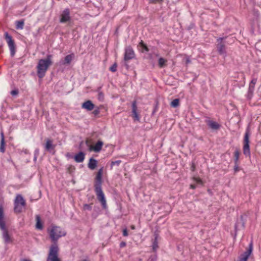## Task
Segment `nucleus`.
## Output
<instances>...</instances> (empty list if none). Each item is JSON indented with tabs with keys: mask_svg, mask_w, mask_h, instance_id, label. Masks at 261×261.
Segmentation results:
<instances>
[{
	"mask_svg": "<svg viewBox=\"0 0 261 261\" xmlns=\"http://www.w3.org/2000/svg\"><path fill=\"white\" fill-rule=\"evenodd\" d=\"M5 151V142L4 134L3 132H1V141H0V152L4 153Z\"/></svg>",
	"mask_w": 261,
	"mask_h": 261,
	"instance_id": "a211bd4d",
	"label": "nucleus"
},
{
	"mask_svg": "<svg viewBox=\"0 0 261 261\" xmlns=\"http://www.w3.org/2000/svg\"><path fill=\"white\" fill-rule=\"evenodd\" d=\"M53 56L47 55L45 59H40L36 66L37 74L39 79L43 78L48 68L52 65L51 61Z\"/></svg>",
	"mask_w": 261,
	"mask_h": 261,
	"instance_id": "f03ea898",
	"label": "nucleus"
},
{
	"mask_svg": "<svg viewBox=\"0 0 261 261\" xmlns=\"http://www.w3.org/2000/svg\"><path fill=\"white\" fill-rule=\"evenodd\" d=\"M138 46H139V47H140L141 48V49L142 52H144V51L148 52L149 51V49H148V47L144 43V42L142 40H141L139 42Z\"/></svg>",
	"mask_w": 261,
	"mask_h": 261,
	"instance_id": "b1692460",
	"label": "nucleus"
},
{
	"mask_svg": "<svg viewBox=\"0 0 261 261\" xmlns=\"http://www.w3.org/2000/svg\"><path fill=\"white\" fill-rule=\"evenodd\" d=\"M195 180L197 182H198V183H201L202 182V181H201V180L200 178H195Z\"/></svg>",
	"mask_w": 261,
	"mask_h": 261,
	"instance_id": "49530a36",
	"label": "nucleus"
},
{
	"mask_svg": "<svg viewBox=\"0 0 261 261\" xmlns=\"http://www.w3.org/2000/svg\"><path fill=\"white\" fill-rule=\"evenodd\" d=\"M18 94V90H12L11 91V94L13 96H15V95H16Z\"/></svg>",
	"mask_w": 261,
	"mask_h": 261,
	"instance_id": "ea45409f",
	"label": "nucleus"
},
{
	"mask_svg": "<svg viewBox=\"0 0 261 261\" xmlns=\"http://www.w3.org/2000/svg\"><path fill=\"white\" fill-rule=\"evenodd\" d=\"M45 141L46 142L44 145L45 150L53 154H54L55 152V148L56 145L53 144V140L47 138L45 139Z\"/></svg>",
	"mask_w": 261,
	"mask_h": 261,
	"instance_id": "9d476101",
	"label": "nucleus"
},
{
	"mask_svg": "<svg viewBox=\"0 0 261 261\" xmlns=\"http://www.w3.org/2000/svg\"><path fill=\"white\" fill-rule=\"evenodd\" d=\"M97 98L100 101H102L104 100V94L102 92L98 93Z\"/></svg>",
	"mask_w": 261,
	"mask_h": 261,
	"instance_id": "2f4dec72",
	"label": "nucleus"
},
{
	"mask_svg": "<svg viewBox=\"0 0 261 261\" xmlns=\"http://www.w3.org/2000/svg\"><path fill=\"white\" fill-rule=\"evenodd\" d=\"M249 131L247 130L245 134L244 138V146H243V153L245 155H248L250 154V149L249 145Z\"/></svg>",
	"mask_w": 261,
	"mask_h": 261,
	"instance_id": "9b49d317",
	"label": "nucleus"
},
{
	"mask_svg": "<svg viewBox=\"0 0 261 261\" xmlns=\"http://www.w3.org/2000/svg\"><path fill=\"white\" fill-rule=\"evenodd\" d=\"M167 60L163 58H160L159 59L158 63L160 68H163L167 66Z\"/></svg>",
	"mask_w": 261,
	"mask_h": 261,
	"instance_id": "5701e85b",
	"label": "nucleus"
},
{
	"mask_svg": "<svg viewBox=\"0 0 261 261\" xmlns=\"http://www.w3.org/2000/svg\"><path fill=\"white\" fill-rule=\"evenodd\" d=\"M67 170H68V172L69 173H71L72 172H73L74 171V170H75V168L74 166H72L71 165H70V166H69L67 168Z\"/></svg>",
	"mask_w": 261,
	"mask_h": 261,
	"instance_id": "4c0bfd02",
	"label": "nucleus"
},
{
	"mask_svg": "<svg viewBox=\"0 0 261 261\" xmlns=\"http://www.w3.org/2000/svg\"><path fill=\"white\" fill-rule=\"evenodd\" d=\"M92 204V203H91L90 204H84V206H83L84 210L91 211L92 210V206H91Z\"/></svg>",
	"mask_w": 261,
	"mask_h": 261,
	"instance_id": "72a5a7b5",
	"label": "nucleus"
},
{
	"mask_svg": "<svg viewBox=\"0 0 261 261\" xmlns=\"http://www.w3.org/2000/svg\"><path fill=\"white\" fill-rule=\"evenodd\" d=\"M101 87H99L97 89V91L98 92V93H99V92H102L101 91Z\"/></svg>",
	"mask_w": 261,
	"mask_h": 261,
	"instance_id": "8fccbe9b",
	"label": "nucleus"
},
{
	"mask_svg": "<svg viewBox=\"0 0 261 261\" xmlns=\"http://www.w3.org/2000/svg\"><path fill=\"white\" fill-rule=\"evenodd\" d=\"M252 250L253 242L251 241L249 243L248 248L247 249V250L240 255L238 261H247L249 256L252 253Z\"/></svg>",
	"mask_w": 261,
	"mask_h": 261,
	"instance_id": "1a4fd4ad",
	"label": "nucleus"
},
{
	"mask_svg": "<svg viewBox=\"0 0 261 261\" xmlns=\"http://www.w3.org/2000/svg\"><path fill=\"white\" fill-rule=\"evenodd\" d=\"M126 245V243L125 242H121L120 244V247L123 248Z\"/></svg>",
	"mask_w": 261,
	"mask_h": 261,
	"instance_id": "c03bdc74",
	"label": "nucleus"
},
{
	"mask_svg": "<svg viewBox=\"0 0 261 261\" xmlns=\"http://www.w3.org/2000/svg\"><path fill=\"white\" fill-rule=\"evenodd\" d=\"M123 235L124 237H127L128 236V231L126 228L123 229Z\"/></svg>",
	"mask_w": 261,
	"mask_h": 261,
	"instance_id": "79ce46f5",
	"label": "nucleus"
},
{
	"mask_svg": "<svg viewBox=\"0 0 261 261\" xmlns=\"http://www.w3.org/2000/svg\"><path fill=\"white\" fill-rule=\"evenodd\" d=\"M195 168H196V166H195V164L194 163H192L191 167V171H194L195 170Z\"/></svg>",
	"mask_w": 261,
	"mask_h": 261,
	"instance_id": "37998d69",
	"label": "nucleus"
},
{
	"mask_svg": "<svg viewBox=\"0 0 261 261\" xmlns=\"http://www.w3.org/2000/svg\"><path fill=\"white\" fill-rule=\"evenodd\" d=\"M256 81H257L256 79H254L252 80V81H251V83H250L249 85H251L253 86L254 87V85L256 83Z\"/></svg>",
	"mask_w": 261,
	"mask_h": 261,
	"instance_id": "a19ab883",
	"label": "nucleus"
},
{
	"mask_svg": "<svg viewBox=\"0 0 261 261\" xmlns=\"http://www.w3.org/2000/svg\"><path fill=\"white\" fill-rule=\"evenodd\" d=\"M83 143V141H82L81 143H80V146L81 147L82 144Z\"/></svg>",
	"mask_w": 261,
	"mask_h": 261,
	"instance_id": "5fc2aeb1",
	"label": "nucleus"
},
{
	"mask_svg": "<svg viewBox=\"0 0 261 261\" xmlns=\"http://www.w3.org/2000/svg\"><path fill=\"white\" fill-rule=\"evenodd\" d=\"M245 227V220L244 219V216L241 215L240 219H238L234 226L235 230L237 231L239 228H244Z\"/></svg>",
	"mask_w": 261,
	"mask_h": 261,
	"instance_id": "4468645a",
	"label": "nucleus"
},
{
	"mask_svg": "<svg viewBox=\"0 0 261 261\" xmlns=\"http://www.w3.org/2000/svg\"><path fill=\"white\" fill-rule=\"evenodd\" d=\"M21 204V205H25L26 203L25 200L21 195H17L15 198L14 204Z\"/></svg>",
	"mask_w": 261,
	"mask_h": 261,
	"instance_id": "412c9836",
	"label": "nucleus"
},
{
	"mask_svg": "<svg viewBox=\"0 0 261 261\" xmlns=\"http://www.w3.org/2000/svg\"><path fill=\"white\" fill-rule=\"evenodd\" d=\"M5 37L10 48L11 56L13 57L16 52V46L14 40L13 39L12 37L10 35L8 32H5Z\"/></svg>",
	"mask_w": 261,
	"mask_h": 261,
	"instance_id": "0eeeda50",
	"label": "nucleus"
},
{
	"mask_svg": "<svg viewBox=\"0 0 261 261\" xmlns=\"http://www.w3.org/2000/svg\"><path fill=\"white\" fill-rule=\"evenodd\" d=\"M179 105V99L178 98L174 99L171 102V106L173 108H176Z\"/></svg>",
	"mask_w": 261,
	"mask_h": 261,
	"instance_id": "7c9ffc66",
	"label": "nucleus"
},
{
	"mask_svg": "<svg viewBox=\"0 0 261 261\" xmlns=\"http://www.w3.org/2000/svg\"><path fill=\"white\" fill-rule=\"evenodd\" d=\"M228 36L219 37L217 39V49L218 53L224 57L226 55V44L232 43L234 41L233 38L231 40Z\"/></svg>",
	"mask_w": 261,
	"mask_h": 261,
	"instance_id": "7ed1b4c3",
	"label": "nucleus"
},
{
	"mask_svg": "<svg viewBox=\"0 0 261 261\" xmlns=\"http://www.w3.org/2000/svg\"><path fill=\"white\" fill-rule=\"evenodd\" d=\"M85 143L89 147V146H91L90 145V142H89V141L88 140H87L86 141H85Z\"/></svg>",
	"mask_w": 261,
	"mask_h": 261,
	"instance_id": "de8ad7c7",
	"label": "nucleus"
},
{
	"mask_svg": "<svg viewBox=\"0 0 261 261\" xmlns=\"http://www.w3.org/2000/svg\"><path fill=\"white\" fill-rule=\"evenodd\" d=\"M70 11L68 8L65 9L61 16L60 22L65 23L70 20Z\"/></svg>",
	"mask_w": 261,
	"mask_h": 261,
	"instance_id": "f8f14e48",
	"label": "nucleus"
},
{
	"mask_svg": "<svg viewBox=\"0 0 261 261\" xmlns=\"http://www.w3.org/2000/svg\"><path fill=\"white\" fill-rule=\"evenodd\" d=\"M154 236V240L152 243V249L154 251H155L158 248V238L159 235H158V234L155 233Z\"/></svg>",
	"mask_w": 261,
	"mask_h": 261,
	"instance_id": "a878e982",
	"label": "nucleus"
},
{
	"mask_svg": "<svg viewBox=\"0 0 261 261\" xmlns=\"http://www.w3.org/2000/svg\"><path fill=\"white\" fill-rule=\"evenodd\" d=\"M100 113V111H99V108H97L96 109H95L93 112H92V114L95 115V116H96L97 115H98Z\"/></svg>",
	"mask_w": 261,
	"mask_h": 261,
	"instance_id": "58836bf2",
	"label": "nucleus"
},
{
	"mask_svg": "<svg viewBox=\"0 0 261 261\" xmlns=\"http://www.w3.org/2000/svg\"><path fill=\"white\" fill-rule=\"evenodd\" d=\"M196 185H190V188L193 189H195L196 188Z\"/></svg>",
	"mask_w": 261,
	"mask_h": 261,
	"instance_id": "09e8293b",
	"label": "nucleus"
},
{
	"mask_svg": "<svg viewBox=\"0 0 261 261\" xmlns=\"http://www.w3.org/2000/svg\"><path fill=\"white\" fill-rule=\"evenodd\" d=\"M73 54L67 55L65 57V62H64V64H70L73 59Z\"/></svg>",
	"mask_w": 261,
	"mask_h": 261,
	"instance_id": "c85d7f7f",
	"label": "nucleus"
},
{
	"mask_svg": "<svg viewBox=\"0 0 261 261\" xmlns=\"http://www.w3.org/2000/svg\"><path fill=\"white\" fill-rule=\"evenodd\" d=\"M121 161H120V160L112 161L111 164V168H112V167L115 165L118 166L120 165V164L121 163Z\"/></svg>",
	"mask_w": 261,
	"mask_h": 261,
	"instance_id": "f704fd0d",
	"label": "nucleus"
},
{
	"mask_svg": "<svg viewBox=\"0 0 261 261\" xmlns=\"http://www.w3.org/2000/svg\"><path fill=\"white\" fill-rule=\"evenodd\" d=\"M103 143L102 141L98 140L94 146H89V150L94 151L95 152H99L102 148Z\"/></svg>",
	"mask_w": 261,
	"mask_h": 261,
	"instance_id": "ddd939ff",
	"label": "nucleus"
},
{
	"mask_svg": "<svg viewBox=\"0 0 261 261\" xmlns=\"http://www.w3.org/2000/svg\"><path fill=\"white\" fill-rule=\"evenodd\" d=\"M206 122L207 125L212 129L218 130L220 128V125L216 122L210 120H206Z\"/></svg>",
	"mask_w": 261,
	"mask_h": 261,
	"instance_id": "f3484780",
	"label": "nucleus"
},
{
	"mask_svg": "<svg viewBox=\"0 0 261 261\" xmlns=\"http://www.w3.org/2000/svg\"><path fill=\"white\" fill-rule=\"evenodd\" d=\"M117 67V64L116 63H114V64L110 67V70L113 72L116 71Z\"/></svg>",
	"mask_w": 261,
	"mask_h": 261,
	"instance_id": "473e14b6",
	"label": "nucleus"
},
{
	"mask_svg": "<svg viewBox=\"0 0 261 261\" xmlns=\"http://www.w3.org/2000/svg\"><path fill=\"white\" fill-rule=\"evenodd\" d=\"M132 112L135 120L139 121V117L137 112V106L136 101H134L132 103Z\"/></svg>",
	"mask_w": 261,
	"mask_h": 261,
	"instance_id": "aec40b11",
	"label": "nucleus"
},
{
	"mask_svg": "<svg viewBox=\"0 0 261 261\" xmlns=\"http://www.w3.org/2000/svg\"><path fill=\"white\" fill-rule=\"evenodd\" d=\"M95 105L90 100H87L82 103V108L90 111L94 108Z\"/></svg>",
	"mask_w": 261,
	"mask_h": 261,
	"instance_id": "2eb2a0df",
	"label": "nucleus"
},
{
	"mask_svg": "<svg viewBox=\"0 0 261 261\" xmlns=\"http://www.w3.org/2000/svg\"><path fill=\"white\" fill-rule=\"evenodd\" d=\"M39 154V149H37L35 150V156L34 157V160H36V159H37V156Z\"/></svg>",
	"mask_w": 261,
	"mask_h": 261,
	"instance_id": "a18cd8bd",
	"label": "nucleus"
},
{
	"mask_svg": "<svg viewBox=\"0 0 261 261\" xmlns=\"http://www.w3.org/2000/svg\"><path fill=\"white\" fill-rule=\"evenodd\" d=\"M135 57V54L133 49V48L130 46H128L126 47L125 49V53L124 56V60L125 61V66L127 68H128V65L127 64L126 62L134 59Z\"/></svg>",
	"mask_w": 261,
	"mask_h": 261,
	"instance_id": "6e6552de",
	"label": "nucleus"
},
{
	"mask_svg": "<svg viewBox=\"0 0 261 261\" xmlns=\"http://www.w3.org/2000/svg\"><path fill=\"white\" fill-rule=\"evenodd\" d=\"M254 87L252 85H249L248 91V94H247V97L249 99H251L252 97L253 91H254Z\"/></svg>",
	"mask_w": 261,
	"mask_h": 261,
	"instance_id": "cd10ccee",
	"label": "nucleus"
},
{
	"mask_svg": "<svg viewBox=\"0 0 261 261\" xmlns=\"http://www.w3.org/2000/svg\"><path fill=\"white\" fill-rule=\"evenodd\" d=\"M240 155L239 149H236L234 152V163H238Z\"/></svg>",
	"mask_w": 261,
	"mask_h": 261,
	"instance_id": "c756f323",
	"label": "nucleus"
},
{
	"mask_svg": "<svg viewBox=\"0 0 261 261\" xmlns=\"http://www.w3.org/2000/svg\"><path fill=\"white\" fill-rule=\"evenodd\" d=\"M85 158V153L84 152L80 151L74 155V159L77 163H82L84 161Z\"/></svg>",
	"mask_w": 261,
	"mask_h": 261,
	"instance_id": "dca6fc26",
	"label": "nucleus"
},
{
	"mask_svg": "<svg viewBox=\"0 0 261 261\" xmlns=\"http://www.w3.org/2000/svg\"><path fill=\"white\" fill-rule=\"evenodd\" d=\"M36 228L38 229H42L43 228V225L41 222L40 217L39 215L36 216Z\"/></svg>",
	"mask_w": 261,
	"mask_h": 261,
	"instance_id": "4be33fe9",
	"label": "nucleus"
},
{
	"mask_svg": "<svg viewBox=\"0 0 261 261\" xmlns=\"http://www.w3.org/2000/svg\"><path fill=\"white\" fill-rule=\"evenodd\" d=\"M102 174L103 167H101L98 170L94 178V188L97 199L101 203L102 207L106 209L107 208V202L105 194L102 190Z\"/></svg>",
	"mask_w": 261,
	"mask_h": 261,
	"instance_id": "f257e3e1",
	"label": "nucleus"
},
{
	"mask_svg": "<svg viewBox=\"0 0 261 261\" xmlns=\"http://www.w3.org/2000/svg\"><path fill=\"white\" fill-rule=\"evenodd\" d=\"M233 170L234 173H237V172L241 170L240 168L239 167L238 163H234Z\"/></svg>",
	"mask_w": 261,
	"mask_h": 261,
	"instance_id": "c9c22d12",
	"label": "nucleus"
},
{
	"mask_svg": "<svg viewBox=\"0 0 261 261\" xmlns=\"http://www.w3.org/2000/svg\"><path fill=\"white\" fill-rule=\"evenodd\" d=\"M49 237L53 244H57V241L59 238L66 236V232L63 231L62 229L59 226H53L49 232Z\"/></svg>",
	"mask_w": 261,
	"mask_h": 261,
	"instance_id": "39448f33",
	"label": "nucleus"
},
{
	"mask_svg": "<svg viewBox=\"0 0 261 261\" xmlns=\"http://www.w3.org/2000/svg\"><path fill=\"white\" fill-rule=\"evenodd\" d=\"M59 248L57 244H52L49 250L46 261H61L59 257Z\"/></svg>",
	"mask_w": 261,
	"mask_h": 261,
	"instance_id": "423d86ee",
	"label": "nucleus"
},
{
	"mask_svg": "<svg viewBox=\"0 0 261 261\" xmlns=\"http://www.w3.org/2000/svg\"><path fill=\"white\" fill-rule=\"evenodd\" d=\"M79 261H89V260L88 259H84L80 260Z\"/></svg>",
	"mask_w": 261,
	"mask_h": 261,
	"instance_id": "864d4df0",
	"label": "nucleus"
},
{
	"mask_svg": "<svg viewBox=\"0 0 261 261\" xmlns=\"http://www.w3.org/2000/svg\"><path fill=\"white\" fill-rule=\"evenodd\" d=\"M191 61L189 59H187L186 60V64H189V63H190Z\"/></svg>",
	"mask_w": 261,
	"mask_h": 261,
	"instance_id": "3c124183",
	"label": "nucleus"
},
{
	"mask_svg": "<svg viewBox=\"0 0 261 261\" xmlns=\"http://www.w3.org/2000/svg\"><path fill=\"white\" fill-rule=\"evenodd\" d=\"M163 1V0H149V2L152 4H161Z\"/></svg>",
	"mask_w": 261,
	"mask_h": 261,
	"instance_id": "e433bc0d",
	"label": "nucleus"
},
{
	"mask_svg": "<svg viewBox=\"0 0 261 261\" xmlns=\"http://www.w3.org/2000/svg\"><path fill=\"white\" fill-rule=\"evenodd\" d=\"M0 229L3 230V237L5 242L6 243L11 242L12 240L6 226V223L4 220V211L2 205H0Z\"/></svg>",
	"mask_w": 261,
	"mask_h": 261,
	"instance_id": "20e7f679",
	"label": "nucleus"
},
{
	"mask_svg": "<svg viewBox=\"0 0 261 261\" xmlns=\"http://www.w3.org/2000/svg\"><path fill=\"white\" fill-rule=\"evenodd\" d=\"M22 260V261H31V260L28 259H23Z\"/></svg>",
	"mask_w": 261,
	"mask_h": 261,
	"instance_id": "603ef678",
	"label": "nucleus"
},
{
	"mask_svg": "<svg viewBox=\"0 0 261 261\" xmlns=\"http://www.w3.org/2000/svg\"><path fill=\"white\" fill-rule=\"evenodd\" d=\"M25 206V205H21L20 204H14V212L16 213H20L22 212V208Z\"/></svg>",
	"mask_w": 261,
	"mask_h": 261,
	"instance_id": "393cba45",
	"label": "nucleus"
},
{
	"mask_svg": "<svg viewBox=\"0 0 261 261\" xmlns=\"http://www.w3.org/2000/svg\"><path fill=\"white\" fill-rule=\"evenodd\" d=\"M132 229H134V226H132Z\"/></svg>",
	"mask_w": 261,
	"mask_h": 261,
	"instance_id": "6e6d98bb",
	"label": "nucleus"
},
{
	"mask_svg": "<svg viewBox=\"0 0 261 261\" xmlns=\"http://www.w3.org/2000/svg\"><path fill=\"white\" fill-rule=\"evenodd\" d=\"M97 165V161L96 160L93 159V158H91L89 159V163L88 164V167L92 170H94Z\"/></svg>",
	"mask_w": 261,
	"mask_h": 261,
	"instance_id": "6ab92c4d",
	"label": "nucleus"
},
{
	"mask_svg": "<svg viewBox=\"0 0 261 261\" xmlns=\"http://www.w3.org/2000/svg\"><path fill=\"white\" fill-rule=\"evenodd\" d=\"M24 20H20L16 21V29H23L24 27Z\"/></svg>",
	"mask_w": 261,
	"mask_h": 261,
	"instance_id": "bb28decb",
	"label": "nucleus"
}]
</instances>
